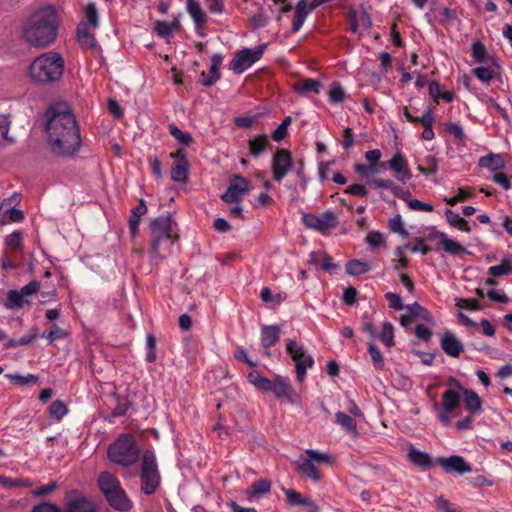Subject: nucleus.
<instances>
[{"label": "nucleus", "instance_id": "3c124183", "mask_svg": "<svg viewBox=\"0 0 512 512\" xmlns=\"http://www.w3.org/2000/svg\"><path fill=\"white\" fill-rule=\"evenodd\" d=\"M68 413L66 404L61 400H55L49 408V416L56 420H61Z\"/></svg>", "mask_w": 512, "mask_h": 512}, {"label": "nucleus", "instance_id": "4be33fe9", "mask_svg": "<svg viewBox=\"0 0 512 512\" xmlns=\"http://www.w3.org/2000/svg\"><path fill=\"white\" fill-rule=\"evenodd\" d=\"M442 350L450 357L458 358L464 351V345L457 336L450 332H444L440 337Z\"/></svg>", "mask_w": 512, "mask_h": 512}, {"label": "nucleus", "instance_id": "72a5a7b5", "mask_svg": "<svg viewBox=\"0 0 512 512\" xmlns=\"http://www.w3.org/2000/svg\"><path fill=\"white\" fill-rule=\"evenodd\" d=\"M312 12L306 0H300L295 7L294 20L291 31L297 33L303 26L306 18Z\"/></svg>", "mask_w": 512, "mask_h": 512}, {"label": "nucleus", "instance_id": "37998d69", "mask_svg": "<svg viewBox=\"0 0 512 512\" xmlns=\"http://www.w3.org/2000/svg\"><path fill=\"white\" fill-rule=\"evenodd\" d=\"M488 273L492 277L507 276L512 273V256L502 259L499 265L489 267Z\"/></svg>", "mask_w": 512, "mask_h": 512}, {"label": "nucleus", "instance_id": "69168bd1", "mask_svg": "<svg viewBox=\"0 0 512 512\" xmlns=\"http://www.w3.org/2000/svg\"><path fill=\"white\" fill-rule=\"evenodd\" d=\"M425 163L428 165L427 167L418 166V171L424 175H433L437 172V161L435 157L428 156L425 159Z\"/></svg>", "mask_w": 512, "mask_h": 512}, {"label": "nucleus", "instance_id": "58836bf2", "mask_svg": "<svg viewBox=\"0 0 512 512\" xmlns=\"http://www.w3.org/2000/svg\"><path fill=\"white\" fill-rule=\"evenodd\" d=\"M471 52L472 57L475 60L476 63H484V62H490L492 60H497V58L493 55H490L485 45L480 41H475L472 43L471 46Z\"/></svg>", "mask_w": 512, "mask_h": 512}, {"label": "nucleus", "instance_id": "0e129e2a", "mask_svg": "<svg viewBox=\"0 0 512 512\" xmlns=\"http://www.w3.org/2000/svg\"><path fill=\"white\" fill-rule=\"evenodd\" d=\"M448 133L453 135L456 140L463 142L465 140V133L462 126L459 123L450 122L446 125Z\"/></svg>", "mask_w": 512, "mask_h": 512}, {"label": "nucleus", "instance_id": "9d476101", "mask_svg": "<svg viewBox=\"0 0 512 512\" xmlns=\"http://www.w3.org/2000/svg\"><path fill=\"white\" fill-rule=\"evenodd\" d=\"M141 481V490L146 495L153 494L160 484L156 458L154 453L150 450H146L142 456Z\"/></svg>", "mask_w": 512, "mask_h": 512}, {"label": "nucleus", "instance_id": "c9c22d12", "mask_svg": "<svg viewBox=\"0 0 512 512\" xmlns=\"http://www.w3.org/2000/svg\"><path fill=\"white\" fill-rule=\"evenodd\" d=\"M435 118L431 108H427L424 114L421 116L420 123L423 125L424 129L421 134V138L425 141H430L434 139L435 134L433 131V124Z\"/></svg>", "mask_w": 512, "mask_h": 512}, {"label": "nucleus", "instance_id": "2f4dec72", "mask_svg": "<svg viewBox=\"0 0 512 512\" xmlns=\"http://www.w3.org/2000/svg\"><path fill=\"white\" fill-rule=\"evenodd\" d=\"M280 328L277 325H265L261 329V343L270 356L269 348L279 340Z\"/></svg>", "mask_w": 512, "mask_h": 512}, {"label": "nucleus", "instance_id": "aec40b11", "mask_svg": "<svg viewBox=\"0 0 512 512\" xmlns=\"http://www.w3.org/2000/svg\"><path fill=\"white\" fill-rule=\"evenodd\" d=\"M438 464L446 473H458L460 475L470 473L472 468L465 459L458 455H452L449 457H439L436 459Z\"/></svg>", "mask_w": 512, "mask_h": 512}, {"label": "nucleus", "instance_id": "7c9ffc66", "mask_svg": "<svg viewBox=\"0 0 512 512\" xmlns=\"http://www.w3.org/2000/svg\"><path fill=\"white\" fill-rule=\"evenodd\" d=\"M478 165L495 174L505 168V160L500 154L490 153L481 157Z\"/></svg>", "mask_w": 512, "mask_h": 512}, {"label": "nucleus", "instance_id": "f03ea898", "mask_svg": "<svg viewBox=\"0 0 512 512\" xmlns=\"http://www.w3.org/2000/svg\"><path fill=\"white\" fill-rule=\"evenodd\" d=\"M48 143L54 154L71 156L81 146L79 127L70 111L53 112L46 124Z\"/></svg>", "mask_w": 512, "mask_h": 512}, {"label": "nucleus", "instance_id": "79ce46f5", "mask_svg": "<svg viewBox=\"0 0 512 512\" xmlns=\"http://www.w3.org/2000/svg\"><path fill=\"white\" fill-rule=\"evenodd\" d=\"M268 146L269 140L265 134L258 135L248 141L249 152L253 157H258Z\"/></svg>", "mask_w": 512, "mask_h": 512}, {"label": "nucleus", "instance_id": "864d4df0", "mask_svg": "<svg viewBox=\"0 0 512 512\" xmlns=\"http://www.w3.org/2000/svg\"><path fill=\"white\" fill-rule=\"evenodd\" d=\"M68 333L63 328L59 327L57 324H53L50 330L43 334L49 344H53L57 340L65 339Z\"/></svg>", "mask_w": 512, "mask_h": 512}, {"label": "nucleus", "instance_id": "7ed1b4c3", "mask_svg": "<svg viewBox=\"0 0 512 512\" xmlns=\"http://www.w3.org/2000/svg\"><path fill=\"white\" fill-rule=\"evenodd\" d=\"M66 62L63 55L55 50L43 52L33 58L27 69L30 81L37 85L59 83L65 73Z\"/></svg>", "mask_w": 512, "mask_h": 512}, {"label": "nucleus", "instance_id": "c85d7f7f", "mask_svg": "<svg viewBox=\"0 0 512 512\" xmlns=\"http://www.w3.org/2000/svg\"><path fill=\"white\" fill-rule=\"evenodd\" d=\"M222 63V57L220 55H214L211 59V66L209 74L202 72L199 77V82L205 86L210 87L220 79V66Z\"/></svg>", "mask_w": 512, "mask_h": 512}, {"label": "nucleus", "instance_id": "603ef678", "mask_svg": "<svg viewBox=\"0 0 512 512\" xmlns=\"http://www.w3.org/2000/svg\"><path fill=\"white\" fill-rule=\"evenodd\" d=\"M170 134L182 145L188 146L193 142V138L190 133L183 132L175 124L169 125Z\"/></svg>", "mask_w": 512, "mask_h": 512}, {"label": "nucleus", "instance_id": "c756f323", "mask_svg": "<svg viewBox=\"0 0 512 512\" xmlns=\"http://www.w3.org/2000/svg\"><path fill=\"white\" fill-rule=\"evenodd\" d=\"M271 491V482L267 479H259L255 481L246 491V499L249 502L254 501L264 495L269 494Z\"/></svg>", "mask_w": 512, "mask_h": 512}, {"label": "nucleus", "instance_id": "f8f14e48", "mask_svg": "<svg viewBox=\"0 0 512 512\" xmlns=\"http://www.w3.org/2000/svg\"><path fill=\"white\" fill-rule=\"evenodd\" d=\"M382 168L380 163L370 164H356L354 166L355 172L367 181V184L377 189H392L394 182L390 179H377L373 178L374 175L379 174Z\"/></svg>", "mask_w": 512, "mask_h": 512}, {"label": "nucleus", "instance_id": "f3484780", "mask_svg": "<svg viewBox=\"0 0 512 512\" xmlns=\"http://www.w3.org/2000/svg\"><path fill=\"white\" fill-rule=\"evenodd\" d=\"M175 160V165L171 169V179L174 182L185 183L189 177L190 163L184 149H178L170 154Z\"/></svg>", "mask_w": 512, "mask_h": 512}, {"label": "nucleus", "instance_id": "20e7f679", "mask_svg": "<svg viewBox=\"0 0 512 512\" xmlns=\"http://www.w3.org/2000/svg\"><path fill=\"white\" fill-rule=\"evenodd\" d=\"M151 253L154 258H165L178 238L175 223L171 216H160L150 224Z\"/></svg>", "mask_w": 512, "mask_h": 512}, {"label": "nucleus", "instance_id": "13d9d810", "mask_svg": "<svg viewBox=\"0 0 512 512\" xmlns=\"http://www.w3.org/2000/svg\"><path fill=\"white\" fill-rule=\"evenodd\" d=\"M410 316L420 317L428 322H432L433 318L431 314L422 307L419 303H413L407 307Z\"/></svg>", "mask_w": 512, "mask_h": 512}, {"label": "nucleus", "instance_id": "4d7b16f0", "mask_svg": "<svg viewBox=\"0 0 512 512\" xmlns=\"http://www.w3.org/2000/svg\"><path fill=\"white\" fill-rule=\"evenodd\" d=\"M5 244L12 251L22 250V234L20 231H14L7 235L5 238Z\"/></svg>", "mask_w": 512, "mask_h": 512}, {"label": "nucleus", "instance_id": "e2e57ef3", "mask_svg": "<svg viewBox=\"0 0 512 512\" xmlns=\"http://www.w3.org/2000/svg\"><path fill=\"white\" fill-rule=\"evenodd\" d=\"M439 21L442 24H449L457 19L456 12L448 7H443L438 11Z\"/></svg>", "mask_w": 512, "mask_h": 512}, {"label": "nucleus", "instance_id": "09e8293b", "mask_svg": "<svg viewBox=\"0 0 512 512\" xmlns=\"http://www.w3.org/2000/svg\"><path fill=\"white\" fill-rule=\"evenodd\" d=\"M84 16L85 19L84 22H87V24L92 27L93 29H97L99 26V15L97 7L94 3H89L85 6L84 9Z\"/></svg>", "mask_w": 512, "mask_h": 512}, {"label": "nucleus", "instance_id": "412c9836", "mask_svg": "<svg viewBox=\"0 0 512 512\" xmlns=\"http://www.w3.org/2000/svg\"><path fill=\"white\" fill-rule=\"evenodd\" d=\"M500 65L498 60L480 63L472 69V74L483 84L489 86L492 80L499 74Z\"/></svg>", "mask_w": 512, "mask_h": 512}, {"label": "nucleus", "instance_id": "a18cd8bd", "mask_svg": "<svg viewBox=\"0 0 512 512\" xmlns=\"http://www.w3.org/2000/svg\"><path fill=\"white\" fill-rule=\"evenodd\" d=\"M346 273L351 276H358L370 271L371 266L362 260H350L346 264Z\"/></svg>", "mask_w": 512, "mask_h": 512}, {"label": "nucleus", "instance_id": "9b49d317", "mask_svg": "<svg viewBox=\"0 0 512 512\" xmlns=\"http://www.w3.org/2000/svg\"><path fill=\"white\" fill-rule=\"evenodd\" d=\"M263 52L264 47L244 48L235 54L229 63V69L237 74L243 73L262 57Z\"/></svg>", "mask_w": 512, "mask_h": 512}, {"label": "nucleus", "instance_id": "680f3d73", "mask_svg": "<svg viewBox=\"0 0 512 512\" xmlns=\"http://www.w3.org/2000/svg\"><path fill=\"white\" fill-rule=\"evenodd\" d=\"M511 178L512 177L510 175H508L502 171H499V172L493 174L492 181L494 183H496L497 185H499L504 190H509V189H511Z\"/></svg>", "mask_w": 512, "mask_h": 512}, {"label": "nucleus", "instance_id": "4468645a", "mask_svg": "<svg viewBox=\"0 0 512 512\" xmlns=\"http://www.w3.org/2000/svg\"><path fill=\"white\" fill-rule=\"evenodd\" d=\"M459 404L460 395L453 389H447L443 393L442 402L434 404V410L437 413V418L444 426L450 425V413L454 411L459 406Z\"/></svg>", "mask_w": 512, "mask_h": 512}, {"label": "nucleus", "instance_id": "393cba45", "mask_svg": "<svg viewBox=\"0 0 512 512\" xmlns=\"http://www.w3.org/2000/svg\"><path fill=\"white\" fill-rule=\"evenodd\" d=\"M450 382L453 383L459 390L463 391L464 405L466 410L472 414H480L482 411V400L478 394L472 390L464 389V387L455 378H451Z\"/></svg>", "mask_w": 512, "mask_h": 512}, {"label": "nucleus", "instance_id": "dca6fc26", "mask_svg": "<svg viewBox=\"0 0 512 512\" xmlns=\"http://www.w3.org/2000/svg\"><path fill=\"white\" fill-rule=\"evenodd\" d=\"M38 281H31L20 290H9L6 295L5 307L10 310L20 309L27 302L26 298L39 291Z\"/></svg>", "mask_w": 512, "mask_h": 512}, {"label": "nucleus", "instance_id": "bf43d9fd", "mask_svg": "<svg viewBox=\"0 0 512 512\" xmlns=\"http://www.w3.org/2000/svg\"><path fill=\"white\" fill-rule=\"evenodd\" d=\"M368 352L370 354L372 363L376 369H382L385 365L384 358L380 350L374 343H370L368 346Z\"/></svg>", "mask_w": 512, "mask_h": 512}, {"label": "nucleus", "instance_id": "a878e982", "mask_svg": "<svg viewBox=\"0 0 512 512\" xmlns=\"http://www.w3.org/2000/svg\"><path fill=\"white\" fill-rule=\"evenodd\" d=\"M186 10L191 16L198 34L203 37L204 33L200 32V30L204 28L207 16L200 3L197 0H186Z\"/></svg>", "mask_w": 512, "mask_h": 512}, {"label": "nucleus", "instance_id": "f257e3e1", "mask_svg": "<svg viewBox=\"0 0 512 512\" xmlns=\"http://www.w3.org/2000/svg\"><path fill=\"white\" fill-rule=\"evenodd\" d=\"M59 26L55 7L43 5L27 14L19 28V37L28 47L46 49L55 43Z\"/></svg>", "mask_w": 512, "mask_h": 512}, {"label": "nucleus", "instance_id": "6e6d98bb", "mask_svg": "<svg viewBox=\"0 0 512 512\" xmlns=\"http://www.w3.org/2000/svg\"><path fill=\"white\" fill-rule=\"evenodd\" d=\"M388 227L393 233H397L403 237L408 236V231L405 229L402 217L399 214L389 220Z\"/></svg>", "mask_w": 512, "mask_h": 512}, {"label": "nucleus", "instance_id": "1a4fd4ad", "mask_svg": "<svg viewBox=\"0 0 512 512\" xmlns=\"http://www.w3.org/2000/svg\"><path fill=\"white\" fill-rule=\"evenodd\" d=\"M285 344L287 354L295 363L296 378L301 382L305 379L307 370L314 366V358L308 353L303 344L295 340L287 339Z\"/></svg>", "mask_w": 512, "mask_h": 512}, {"label": "nucleus", "instance_id": "0eeeda50", "mask_svg": "<svg viewBox=\"0 0 512 512\" xmlns=\"http://www.w3.org/2000/svg\"><path fill=\"white\" fill-rule=\"evenodd\" d=\"M332 462V457L328 453L315 449H306L304 454L295 460L294 465L301 475L313 482H319L321 474L318 470V465L322 463L331 464Z\"/></svg>", "mask_w": 512, "mask_h": 512}, {"label": "nucleus", "instance_id": "338daca9", "mask_svg": "<svg viewBox=\"0 0 512 512\" xmlns=\"http://www.w3.org/2000/svg\"><path fill=\"white\" fill-rule=\"evenodd\" d=\"M366 242L372 248H379L384 243V236L378 231H370L366 236Z\"/></svg>", "mask_w": 512, "mask_h": 512}, {"label": "nucleus", "instance_id": "473e14b6", "mask_svg": "<svg viewBox=\"0 0 512 512\" xmlns=\"http://www.w3.org/2000/svg\"><path fill=\"white\" fill-rule=\"evenodd\" d=\"M320 87L321 83L313 78H308L293 84V90L302 97H306L309 94H318Z\"/></svg>", "mask_w": 512, "mask_h": 512}, {"label": "nucleus", "instance_id": "b1692460", "mask_svg": "<svg viewBox=\"0 0 512 512\" xmlns=\"http://www.w3.org/2000/svg\"><path fill=\"white\" fill-rule=\"evenodd\" d=\"M389 168L397 174V180L400 182H407L412 178V173L409 169L408 162L404 156L397 152L388 162Z\"/></svg>", "mask_w": 512, "mask_h": 512}, {"label": "nucleus", "instance_id": "bb28decb", "mask_svg": "<svg viewBox=\"0 0 512 512\" xmlns=\"http://www.w3.org/2000/svg\"><path fill=\"white\" fill-rule=\"evenodd\" d=\"M93 28L87 22L81 21L77 26L78 43L83 49H96L97 41L93 34Z\"/></svg>", "mask_w": 512, "mask_h": 512}, {"label": "nucleus", "instance_id": "774afa93", "mask_svg": "<svg viewBox=\"0 0 512 512\" xmlns=\"http://www.w3.org/2000/svg\"><path fill=\"white\" fill-rule=\"evenodd\" d=\"M385 299L387 300L390 308L397 310V311L403 309V302H402L401 297L398 294L393 293V292H387L385 294Z\"/></svg>", "mask_w": 512, "mask_h": 512}, {"label": "nucleus", "instance_id": "de8ad7c7", "mask_svg": "<svg viewBox=\"0 0 512 512\" xmlns=\"http://www.w3.org/2000/svg\"><path fill=\"white\" fill-rule=\"evenodd\" d=\"M328 99L333 105L342 103L346 99V92L339 83L333 82L331 84L328 91Z\"/></svg>", "mask_w": 512, "mask_h": 512}, {"label": "nucleus", "instance_id": "423d86ee", "mask_svg": "<svg viewBox=\"0 0 512 512\" xmlns=\"http://www.w3.org/2000/svg\"><path fill=\"white\" fill-rule=\"evenodd\" d=\"M247 379L249 383L262 392H272L278 399L293 401L294 389L285 377L278 375L273 379H268L261 375L259 371L254 370L248 374Z\"/></svg>", "mask_w": 512, "mask_h": 512}, {"label": "nucleus", "instance_id": "ea45409f", "mask_svg": "<svg viewBox=\"0 0 512 512\" xmlns=\"http://www.w3.org/2000/svg\"><path fill=\"white\" fill-rule=\"evenodd\" d=\"M20 201V196L17 193H14L10 198L6 199L8 212V221L9 222H21L24 219L23 211L13 207V205L18 204Z\"/></svg>", "mask_w": 512, "mask_h": 512}, {"label": "nucleus", "instance_id": "6ab92c4d", "mask_svg": "<svg viewBox=\"0 0 512 512\" xmlns=\"http://www.w3.org/2000/svg\"><path fill=\"white\" fill-rule=\"evenodd\" d=\"M65 512H96V507L83 494L71 491L66 497Z\"/></svg>", "mask_w": 512, "mask_h": 512}, {"label": "nucleus", "instance_id": "c03bdc74", "mask_svg": "<svg viewBox=\"0 0 512 512\" xmlns=\"http://www.w3.org/2000/svg\"><path fill=\"white\" fill-rule=\"evenodd\" d=\"M445 215H446L447 222L451 226H453L463 232H470L471 229H470L468 222L463 217H461L458 213H456L450 209H447L445 212Z\"/></svg>", "mask_w": 512, "mask_h": 512}, {"label": "nucleus", "instance_id": "a19ab883", "mask_svg": "<svg viewBox=\"0 0 512 512\" xmlns=\"http://www.w3.org/2000/svg\"><path fill=\"white\" fill-rule=\"evenodd\" d=\"M335 423L341 426L351 436L358 435L357 426L352 417L344 412H337L335 414Z\"/></svg>", "mask_w": 512, "mask_h": 512}, {"label": "nucleus", "instance_id": "8fccbe9b", "mask_svg": "<svg viewBox=\"0 0 512 512\" xmlns=\"http://www.w3.org/2000/svg\"><path fill=\"white\" fill-rule=\"evenodd\" d=\"M393 325L390 322H384L378 335L380 341L388 348L394 345Z\"/></svg>", "mask_w": 512, "mask_h": 512}, {"label": "nucleus", "instance_id": "052dcab7", "mask_svg": "<svg viewBox=\"0 0 512 512\" xmlns=\"http://www.w3.org/2000/svg\"><path fill=\"white\" fill-rule=\"evenodd\" d=\"M9 128L10 121L8 117L5 115H0V145L12 141V139L8 137Z\"/></svg>", "mask_w": 512, "mask_h": 512}, {"label": "nucleus", "instance_id": "5fc2aeb1", "mask_svg": "<svg viewBox=\"0 0 512 512\" xmlns=\"http://www.w3.org/2000/svg\"><path fill=\"white\" fill-rule=\"evenodd\" d=\"M6 378H8L12 384L20 386L35 384L38 381V377L33 374H27L25 376L19 374H7Z\"/></svg>", "mask_w": 512, "mask_h": 512}, {"label": "nucleus", "instance_id": "ddd939ff", "mask_svg": "<svg viewBox=\"0 0 512 512\" xmlns=\"http://www.w3.org/2000/svg\"><path fill=\"white\" fill-rule=\"evenodd\" d=\"M251 189V183L245 177L238 174L233 175L227 190L221 195V199L228 204H238Z\"/></svg>", "mask_w": 512, "mask_h": 512}, {"label": "nucleus", "instance_id": "39448f33", "mask_svg": "<svg viewBox=\"0 0 512 512\" xmlns=\"http://www.w3.org/2000/svg\"><path fill=\"white\" fill-rule=\"evenodd\" d=\"M98 486L112 508L121 512L130 511L132 502L116 476L106 471L101 472L98 477Z\"/></svg>", "mask_w": 512, "mask_h": 512}, {"label": "nucleus", "instance_id": "4c0bfd02", "mask_svg": "<svg viewBox=\"0 0 512 512\" xmlns=\"http://www.w3.org/2000/svg\"><path fill=\"white\" fill-rule=\"evenodd\" d=\"M146 213L147 206L145 204V201L142 199L140 200L139 205L133 208L129 218V228L133 236L137 235L141 216H143Z\"/></svg>", "mask_w": 512, "mask_h": 512}, {"label": "nucleus", "instance_id": "cd10ccee", "mask_svg": "<svg viewBox=\"0 0 512 512\" xmlns=\"http://www.w3.org/2000/svg\"><path fill=\"white\" fill-rule=\"evenodd\" d=\"M282 492L286 496V502L290 506H307L311 512H318L317 504L308 498L303 497L299 492L294 489L282 488Z\"/></svg>", "mask_w": 512, "mask_h": 512}, {"label": "nucleus", "instance_id": "e433bc0d", "mask_svg": "<svg viewBox=\"0 0 512 512\" xmlns=\"http://www.w3.org/2000/svg\"><path fill=\"white\" fill-rule=\"evenodd\" d=\"M180 28L179 18H175L171 22L157 21L155 23V31L162 38L172 37Z\"/></svg>", "mask_w": 512, "mask_h": 512}, {"label": "nucleus", "instance_id": "49530a36", "mask_svg": "<svg viewBox=\"0 0 512 512\" xmlns=\"http://www.w3.org/2000/svg\"><path fill=\"white\" fill-rule=\"evenodd\" d=\"M260 299L273 307L280 305L285 299V293L272 294L268 287H264L260 291Z\"/></svg>", "mask_w": 512, "mask_h": 512}, {"label": "nucleus", "instance_id": "6e6552de", "mask_svg": "<svg viewBox=\"0 0 512 512\" xmlns=\"http://www.w3.org/2000/svg\"><path fill=\"white\" fill-rule=\"evenodd\" d=\"M109 459L122 466H130L137 462L139 449L134 438L129 434L119 436L108 449Z\"/></svg>", "mask_w": 512, "mask_h": 512}, {"label": "nucleus", "instance_id": "a211bd4d", "mask_svg": "<svg viewBox=\"0 0 512 512\" xmlns=\"http://www.w3.org/2000/svg\"><path fill=\"white\" fill-rule=\"evenodd\" d=\"M292 158L285 149L278 150L272 159L273 179L280 182L292 169Z\"/></svg>", "mask_w": 512, "mask_h": 512}, {"label": "nucleus", "instance_id": "2eb2a0df", "mask_svg": "<svg viewBox=\"0 0 512 512\" xmlns=\"http://www.w3.org/2000/svg\"><path fill=\"white\" fill-rule=\"evenodd\" d=\"M302 221L307 228L316 230L320 233H327L330 229L336 227L337 216L331 211H326L321 215L304 213Z\"/></svg>", "mask_w": 512, "mask_h": 512}, {"label": "nucleus", "instance_id": "5701e85b", "mask_svg": "<svg viewBox=\"0 0 512 512\" xmlns=\"http://www.w3.org/2000/svg\"><path fill=\"white\" fill-rule=\"evenodd\" d=\"M429 239H436L438 245L443 248V250L451 255H455L458 253H468V251L456 240L450 238L446 233L435 230L430 236Z\"/></svg>", "mask_w": 512, "mask_h": 512}, {"label": "nucleus", "instance_id": "f704fd0d", "mask_svg": "<svg viewBox=\"0 0 512 512\" xmlns=\"http://www.w3.org/2000/svg\"><path fill=\"white\" fill-rule=\"evenodd\" d=\"M407 457L411 463L421 468H427L433 464L432 458L428 453L417 449L413 445L409 446Z\"/></svg>", "mask_w": 512, "mask_h": 512}]
</instances>
